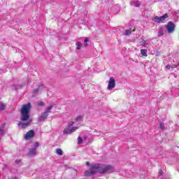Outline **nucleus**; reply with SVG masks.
<instances>
[{"mask_svg":"<svg viewBox=\"0 0 179 179\" xmlns=\"http://www.w3.org/2000/svg\"><path fill=\"white\" fill-rule=\"evenodd\" d=\"M86 165H87V166H90V163L89 162H86Z\"/></svg>","mask_w":179,"mask_h":179,"instance_id":"28","label":"nucleus"},{"mask_svg":"<svg viewBox=\"0 0 179 179\" xmlns=\"http://www.w3.org/2000/svg\"><path fill=\"white\" fill-rule=\"evenodd\" d=\"M38 106H44V103H43V102H40V103H38Z\"/></svg>","mask_w":179,"mask_h":179,"instance_id":"27","label":"nucleus"},{"mask_svg":"<svg viewBox=\"0 0 179 179\" xmlns=\"http://www.w3.org/2000/svg\"><path fill=\"white\" fill-rule=\"evenodd\" d=\"M141 45L143 47H146L147 44H146V43L144 42L143 43L141 44Z\"/></svg>","mask_w":179,"mask_h":179,"instance_id":"26","label":"nucleus"},{"mask_svg":"<svg viewBox=\"0 0 179 179\" xmlns=\"http://www.w3.org/2000/svg\"><path fill=\"white\" fill-rule=\"evenodd\" d=\"M31 108V104L28 103L25 105H23L20 109V122L17 124L20 128L24 129L27 128L31 124V119H30V110Z\"/></svg>","mask_w":179,"mask_h":179,"instance_id":"2","label":"nucleus"},{"mask_svg":"<svg viewBox=\"0 0 179 179\" xmlns=\"http://www.w3.org/2000/svg\"><path fill=\"white\" fill-rule=\"evenodd\" d=\"M167 17H169V15L165 14L164 15L160 17L155 16L152 17V20L155 22V23H163V22H164Z\"/></svg>","mask_w":179,"mask_h":179,"instance_id":"3","label":"nucleus"},{"mask_svg":"<svg viewBox=\"0 0 179 179\" xmlns=\"http://www.w3.org/2000/svg\"><path fill=\"white\" fill-rule=\"evenodd\" d=\"M16 162V163H19V161H15Z\"/></svg>","mask_w":179,"mask_h":179,"instance_id":"29","label":"nucleus"},{"mask_svg":"<svg viewBox=\"0 0 179 179\" xmlns=\"http://www.w3.org/2000/svg\"><path fill=\"white\" fill-rule=\"evenodd\" d=\"M114 167L111 165L104 164H94L90 165V170L85 172V177H92L99 173V174H106V173H113Z\"/></svg>","mask_w":179,"mask_h":179,"instance_id":"1","label":"nucleus"},{"mask_svg":"<svg viewBox=\"0 0 179 179\" xmlns=\"http://www.w3.org/2000/svg\"><path fill=\"white\" fill-rule=\"evenodd\" d=\"M47 117H48V115L45 113V112H43V113H41V116L38 118V121H44V120H45V118H47Z\"/></svg>","mask_w":179,"mask_h":179,"instance_id":"10","label":"nucleus"},{"mask_svg":"<svg viewBox=\"0 0 179 179\" xmlns=\"http://www.w3.org/2000/svg\"><path fill=\"white\" fill-rule=\"evenodd\" d=\"M36 152H37V150H36V148H32L29 150L28 156H29V157H31L32 156H35Z\"/></svg>","mask_w":179,"mask_h":179,"instance_id":"9","label":"nucleus"},{"mask_svg":"<svg viewBox=\"0 0 179 179\" xmlns=\"http://www.w3.org/2000/svg\"><path fill=\"white\" fill-rule=\"evenodd\" d=\"M159 127L161 128V129H162V131H164V129H166V126H164V123H160Z\"/></svg>","mask_w":179,"mask_h":179,"instance_id":"20","label":"nucleus"},{"mask_svg":"<svg viewBox=\"0 0 179 179\" xmlns=\"http://www.w3.org/2000/svg\"><path fill=\"white\" fill-rule=\"evenodd\" d=\"M164 33H166V29L163 27L159 28V31H158V37H162V36H164Z\"/></svg>","mask_w":179,"mask_h":179,"instance_id":"8","label":"nucleus"},{"mask_svg":"<svg viewBox=\"0 0 179 179\" xmlns=\"http://www.w3.org/2000/svg\"><path fill=\"white\" fill-rule=\"evenodd\" d=\"M166 68V69H170L171 68H176V65L171 66L170 64H168Z\"/></svg>","mask_w":179,"mask_h":179,"instance_id":"22","label":"nucleus"},{"mask_svg":"<svg viewBox=\"0 0 179 179\" xmlns=\"http://www.w3.org/2000/svg\"><path fill=\"white\" fill-rule=\"evenodd\" d=\"M81 143H83V139L81 138L80 136H79V137L78 138V145H81Z\"/></svg>","mask_w":179,"mask_h":179,"instance_id":"18","label":"nucleus"},{"mask_svg":"<svg viewBox=\"0 0 179 179\" xmlns=\"http://www.w3.org/2000/svg\"><path fill=\"white\" fill-rule=\"evenodd\" d=\"M159 176H163V171H162V169L159 170Z\"/></svg>","mask_w":179,"mask_h":179,"instance_id":"25","label":"nucleus"},{"mask_svg":"<svg viewBox=\"0 0 179 179\" xmlns=\"http://www.w3.org/2000/svg\"><path fill=\"white\" fill-rule=\"evenodd\" d=\"M38 146H40V144L36 142L34 144V148H33L35 149L36 150H37V148H38Z\"/></svg>","mask_w":179,"mask_h":179,"instance_id":"21","label":"nucleus"},{"mask_svg":"<svg viewBox=\"0 0 179 179\" xmlns=\"http://www.w3.org/2000/svg\"><path fill=\"white\" fill-rule=\"evenodd\" d=\"M56 153L59 155V156H62L64 152H62V150L59 148L56 150Z\"/></svg>","mask_w":179,"mask_h":179,"instance_id":"15","label":"nucleus"},{"mask_svg":"<svg viewBox=\"0 0 179 179\" xmlns=\"http://www.w3.org/2000/svg\"><path fill=\"white\" fill-rule=\"evenodd\" d=\"M131 3H134V6H136V8L139 7V6L141 5V2L138 0H134L133 1H131Z\"/></svg>","mask_w":179,"mask_h":179,"instance_id":"12","label":"nucleus"},{"mask_svg":"<svg viewBox=\"0 0 179 179\" xmlns=\"http://www.w3.org/2000/svg\"><path fill=\"white\" fill-rule=\"evenodd\" d=\"M6 108V105L3 103H0V110L1 111H3Z\"/></svg>","mask_w":179,"mask_h":179,"instance_id":"14","label":"nucleus"},{"mask_svg":"<svg viewBox=\"0 0 179 179\" xmlns=\"http://www.w3.org/2000/svg\"><path fill=\"white\" fill-rule=\"evenodd\" d=\"M78 129V127H73L72 129H64V134H72L73 132H75Z\"/></svg>","mask_w":179,"mask_h":179,"instance_id":"7","label":"nucleus"},{"mask_svg":"<svg viewBox=\"0 0 179 179\" xmlns=\"http://www.w3.org/2000/svg\"><path fill=\"white\" fill-rule=\"evenodd\" d=\"M87 41H89V39H88L87 38H86L84 40V43H85V47H87Z\"/></svg>","mask_w":179,"mask_h":179,"instance_id":"23","label":"nucleus"},{"mask_svg":"<svg viewBox=\"0 0 179 179\" xmlns=\"http://www.w3.org/2000/svg\"><path fill=\"white\" fill-rule=\"evenodd\" d=\"M76 46L78 50H80V48H82V43L80 42H78L76 43Z\"/></svg>","mask_w":179,"mask_h":179,"instance_id":"19","label":"nucleus"},{"mask_svg":"<svg viewBox=\"0 0 179 179\" xmlns=\"http://www.w3.org/2000/svg\"><path fill=\"white\" fill-rule=\"evenodd\" d=\"M14 179H16V178H14Z\"/></svg>","mask_w":179,"mask_h":179,"instance_id":"30","label":"nucleus"},{"mask_svg":"<svg viewBox=\"0 0 179 179\" xmlns=\"http://www.w3.org/2000/svg\"><path fill=\"white\" fill-rule=\"evenodd\" d=\"M82 118H83V116L82 115H79L76 118V121H77V122H79L80 121H82Z\"/></svg>","mask_w":179,"mask_h":179,"instance_id":"17","label":"nucleus"},{"mask_svg":"<svg viewBox=\"0 0 179 179\" xmlns=\"http://www.w3.org/2000/svg\"><path fill=\"white\" fill-rule=\"evenodd\" d=\"M33 136H34V131L30 130L25 134L24 138L26 139V141H29V139H31Z\"/></svg>","mask_w":179,"mask_h":179,"instance_id":"6","label":"nucleus"},{"mask_svg":"<svg viewBox=\"0 0 179 179\" xmlns=\"http://www.w3.org/2000/svg\"><path fill=\"white\" fill-rule=\"evenodd\" d=\"M132 33V30L131 29H127L124 33V36H129Z\"/></svg>","mask_w":179,"mask_h":179,"instance_id":"16","label":"nucleus"},{"mask_svg":"<svg viewBox=\"0 0 179 179\" xmlns=\"http://www.w3.org/2000/svg\"><path fill=\"white\" fill-rule=\"evenodd\" d=\"M51 110H52V106H48L46 110H45V113H46L48 115V114H50V113H51Z\"/></svg>","mask_w":179,"mask_h":179,"instance_id":"13","label":"nucleus"},{"mask_svg":"<svg viewBox=\"0 0 179 179\" xmlns=\"http://www.w3.org/2000/svg\"><path fill=\"white\" fill-rule=\"evenodd\" d=\"M73 124H74L73 122H71L70 123H69V124H68L69 128H71V127H73Z\"/></svg>","mask_w":179,"mask_h":179,"instance_id":"24","label":"nucleus"},{"mask_svg":"<svg viewBox=\"0 0 179 179\" xmlns=\"http://www.w3.org/2000/svg\"><path fill=\"white\" fill-rule=\"evenodd\" d=\"M166 27L168 33L171 34L174 33V30H176V24H173V22H169Z\"/></svg>","mask_w":179,"mask_h":179,"instance_id":"4","label":"nucleus"},{"mask_svg":"<svg viewBox=\"0 0 179 179\" xmlns=\"http://www.w3.org/2000/svg\"><path fill=\"white\" fill-rule=\"evenodd\" d=\"M141 54L143 57H148V50L146 49H141Z\"/></svg>","mask_w":179,"mask_h":179,"instance_id":"11","label":"nucleus"},{"mask_svg":"<svg viewBox=\"0 0 179 179\" xmlns=\"http://www.w3.org/2000/svg\"><path fill=\"white\" fill-rule=\"evenodd\" d=\"M114 87H115V79H114L113 77H110L108 84V90H113Z\"/></svg>","mask_w":179,"mask_h":179,"instance_id":"5","label":"nucleus"}]
</instances>
